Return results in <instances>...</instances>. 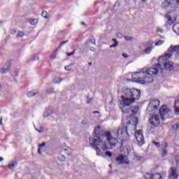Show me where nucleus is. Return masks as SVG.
Returning <instances> with one entry per match:
<instances>
[{"mask_svg": "<svg viewBox=\"0 0 179 179\" xmlns=\"http://www.w3.org/2000/svg\"><path fill=\"white\" fill-rule=\"evenodd\" d=\"M141 98V90L136 88H126L121 96L122 100L118 102L119 107L123 114H129V117L136 115L139 106H132L136 100Z\"/></svg>", "mask_w": 179, "mask_h": 179, "instance_id": "obj_1", "label": "nucleus"}, {"mask_svg": "<svg viewBox=\"0 0 179 179\" xmlns=\"http://www.w3.org/2000/svg\"><path fill=\"white\" fill-rule=\"evenodd\" d=\"M160 71L161 73L163 72V69H162V66L160 64H157L154 67H150L148 69L145 71H140L136 73L135 74L132 75V78H135L136 75H143L142 80H136V83H140L141 85H148V83H153V75H157L159 71Z\"/></svg>", "mask_w": 179, "mask_h": 179, "instance_id": "obj_2", "label": "nucleus"}, {"mask_svg": "<svg viewBox=\"0 0 179 179\" xmlns=\"http://www.w3.org/2000/svg\"><path fill=\"white\" fill-rule=\"evenodd\" d=\"M100 126H97L94 128V135L93 137H90V145L94 149L96 152V155L100 156V148L99 146H101V138H100Z\"/></svg>", "mask_w": 179, "mask_h": 179, "instance_id": "obj_3", "label": "nucleus"}, {"mask_svg": "<svg viewBox=\"0 0 179 179\" xmlns=\"http://www.w3.org/2000/svg\"><path fill=\"white\" fill-rule=\"evenodd\" d=\"M159 107H160V101L159 99H152L147 108V114L153 115L159 110Z\"/></svg>", "mask_w": 179, "mask_h": 179, "instance_id": "obj_4", "label": "nucleus"}, {"mask_svg": "<svg viewBox=\"0 0 179 179\" xmlns=\"http://www.w3.org/2000/svg\"><path fill=\"white\" fill-rule=\"evenodd\" d=\"M105 137L109 145L105 144L106 149H113V148H115L117 143L118 142V138L113 137V135H111L110 131H106L105 133Z\"/></svg>", "mask_w": 179, "mask_h": 179, "instance_id": "obj_5", "label": "nucleus"}, {"mask_svg": "<svg viewBox=\"0 0 179 179\" xmlns=\"http://www.w3.org/2000/svg\"><path fill=\"white\" fill-rule=\"evenodd\" d=\"M115 135L120 141H124L127 136H129L128 134V127L127 126H122L115 131Z\"/></svg>", "mask_w": 179, "mask_h": 179, "instance_id": "obj_6", "label": "nucleus"}, {"mask_svg": "<svg viewBox=\"0 0 179 179\" xmlns=\"http://www.w3.org/2000/svg\"><path fill=\"white\" fill-rule=\"evenodd\" d=\"M177 10H171L167 14L165 15V17H166L169 24L171 25L177 20Z\"/></svg>", "mask_w": 179, "mask_h": 179, "instance_id": "obj_7", "label": "nucleus"}, {"mask_svg": "<svg viewBox=\"0 0 179 179\" xmlns=\"http://www.w3.org/2000/svg\"><path fill=\"white\" fill-rule=\"evenodd\" d=\"M135 136L138 146H143L145 145V138H143V134L142 130L136 131Z\"/></svg>", "mask_w": 179, "mask_h": 179, "instance_id": "obj_8", "label": "nucleus"}, {"mask_svg": "<svg viewBox=\"0 0 179 179\" xmlns=\"http://www.w3.org/2000/svg\"><path fill=\"white\" fill-rule=\"evenodd\" d=\"M178 168L176 166L171 167L170 171H169V179H178Z\"/></svg>", "mask_w": 179, "mask_h": 179, "instance_id": "obj_9", "label": "nucleus"}, {"mask_svg": "<svg viewBox=\"0 0 179 179\" xmlns=\"http://www.w3.org/2000/svg\"><path fill=\"white\" fill-rule=\"evenodd\" d=\"M149 121L152 127H159L160 125V116L159 115H152Z\"/></svg>", "mask_w": 179, "mask_h": 179, "instance_id": "obj_10", "label": "nucleus"}, {"mask_svg": "<svg viewBox=\"0 0 179 179\" xmlns=\"http://www.w3.org/2000/svg\"><path fill=\"white\" fill-rule=\"evenodd\" d=\"M169 111H170V110L165 106H162L159 108V114L161 116V120H162V121H166V115L169 114Z\"/></svg>", "mask_w": 179, "mask_h": 179, "instance_id": "obj_11", "label": "nucleus"}, {"mask_svg": "<svg viewBox=\"0 0 179 179\" xmlns=\"http://www.w3.org/2000/svg\"><path fill=\"white\" fill-rule=\"evenodd\" d=\"M176 5H178L177 3H175L174 0H165L162 3V9H167L169 6H171V8H173L176 6Z\"/></svg>", "mask_w": 179, "mask_h": 179, "instance_id": "obj_12", "label": "nucleus"}, {"mask_svg": "<svg viewBox=\"0 0 179 179\" xmlns=\"http://www.w3.org/2000/svg\"><path fill=\"white\" fill-rule=\"evenodd\" d=\"M11 67L12 64L10 62H7L4 66L0 69V73H1V75H6V73H8L9 71H10Z\"/></svg>", "mask_w": 179, "mask_h": 179, "instance_id": "obj_13", "label": "nucleus"}, {"mask_svg": "<svg viewBox=\"0 0 179 179\" xmlns=\"http://www.w3.org/2000/svg\"><path fill=\"white\" fill-rule=\"evenodd\" d=\"M125 159H127V156L120 155L115 158V160L117 164H124V160H125Z\"/></svg>", "mask_w": 179, "mask_h": 179, "instance_id": "obj_14", "label": "nucleus"}, {"mask_svg": "<svg viewBox=\"0 0 179 179\" xmlns=\"http://www.w3.org/2000/svg\"><path fill=\"white\" fill-rule=\"evenodd\" d=\"M164 68L166 69V71H172L173 69V63L170 62H166L164 64Z\"/></svg>", "mask_w": 179, "mask_h": 179, "instance_id": "obj_15", "label": "nucleus"}, {"mask_svg": "<svg viewBox=\"0 0 179 179\" xmlns=\"http://www.w3.org/2000/svg\"><path fill=\"white\" fill-rule=\"evenodd\" d=\"M168 51L169 52H176V51H177V54H178V55H179V45H176V46L171 45L169 48Z\"/></svg>", "mask_w": 179, "mask_h": 179, "instance_id": "obj_16", "label": "nucleus"}, {"mask_svg": "<svg viewBox=\"0 0 179 179\" xmlns=\"http://www.w3.org/2000/svg\"><path fill=\"white\" fill-rule=\"evenodd\" d=\"M174 108H175V114L176 115H178V114H179V101H175Z\"/></svg>", "mask_w": 179, "mask_h": 179, "instance_id": "obj_17", "label": "nucleus"}, {"mask_svg": "<svg viewBox=\"0 0 179 179\" xmlns=\"http://www.w3.org/2000/svg\"><path fill=\"white\" fill-rule=\"evenodd\" d=\"M36 94H38V92L30 91L27 94L28 97H34Z\"/></svg>", "mask_w": 179, "mask_h": 179, "instance_id": "obj_18", "label": "nucleus"}, {"mask_svg": "<svg viewBox=\"0 0 179 179\" xmlns=\"http://www.w3.org/2000/svg\"><path fill=\"white\" fill-rule=\"evenodd\" d=\"M52 114V109H48L43 113V117H50Z\"/></svg>", "mask_w": 179, "mask_h": 179, "instance_id": "obj_19", "label": "nucleus"}, {"mask_svg": "<svg viewBox=\"0 0 179 179\" xmlns=\"http://www.w3.org/2000/svg\"><path fill=\"white\" fill-rule=\"evenodd\" d=\"M15 166H17V162H16V161H13L12 163L8 164V169H15Z\"/></svg>", "mask_w": 179, "mask_h": 179, "instance_id": "obj_20", "label": "nucleus"}, {"mask_svg": "<svg viewBox=\"0 0 179 179\" xmlns=\"http://www.w3.org/2000/svg\"><path fill=\"white\" fill-rule=\"evenodd\" d=\"M44 146H45V142H43L41 144H39L38 149V153L39 155H41V148H44Z\"/></svg>", "mask_w": 179, "mask_h": 179, "instance_id": "obj_21", "label": "nucleus"}, {"mask_svg": "<svg viewBox=\"0 0 179 179\" xmlns=\"http://www.w3.org/2000/svg\"><path fill=\"white\" fill-rule=\"evenodd\" d=\"M19 76V69L17 68H14V72L13 73V76H14V78H16Z\"/></svg>", "mask_w": 179, "mask_h": 179, "instance_id": "obj_22", "label": "nucleus"}, {"mask_svg": "<svg viewBox=\"0 0 179 179\" xmlns=\"http://www.w3.org/2000/svg\"><path fill=\"white\" fill-rule=\"evenodd\" d=\"M153 179H163V178L162 177V174L156 173L153 175Z\"/></svg>", "mask_w": 179, "mask_h": 179, "instance_id": "obj_23", "label": "nucleus"}, {"mask_svg": "<svg viewBox=\"0 0 179 179\" xmlns=\"http://www.w3.org/2000/svg\"><path fill=\"white\" fill-rule=\"evenodd\" d=\"M46 93L47 94H52V93H55V92L54 91V87H50L48 89Z\"/></svg>", "mask_w": 179, "mask_h": 179, "instance_id": "obj_24", "label": "nucleus"}, {"mask_svg": "<svg viewBox=\"0 0 179 179\" xmlns=\"http://www.w3.org/2000/svg\"><path fill=\"white\" fill-rule=\"evenodd\" d=\"M48 13H47V11L45 10H43L42 13H41V16H43V17H44V19H48Z\"/></svg>", "mask_w": 179, "mask_h": 179, "instance_id": "obj_25", "label": "nucleus"}, {"mask_svg": "<svg viewBox=\"0 0 179 179\" xmlns=\"http://www.w3.org/2000/svg\"><path fill=\"white\" fill-rule=\"evenodd\" d=\"M124 38L126 41H132V40H134V37L129 36H124Z\"/></svg>", "mask_w": 179, "mask_h": 179, "instance_id": "obj_26", "label": "nucleus"}, {"mask_svg": "<svg viewBox=\"0 0 179 179\" xmlns=\"http://www.w3.org/2000/svg\"><path fill=\"white\" fill-rule=\"evenodd\" d=\"M89 41H90V43H91V44L96 45V39L94 38V37H93V36L90 37Z\"/></svg>", "mask_w": 179, "mask_h": 179, "instance_id": "obj_27", "label": "nucleus"}, {"mask_svg": "<svg viewBox=\"0 0 179 179\" xmlns=\"http://www.w3.org/2000/svg\"><path fill=\"white\" fill-rule=\"evenodd\" d=\"M172 129H173V131H178V129H179V123H177V124L173 125Z\"/></svg>", "mask_w": 179, "mask_h": 179, "instance_id": "obj_28", "label": "nucleus"}, {"mask_svg": "<svg viewBox=\"0 0 179 179\" xmlns=\"http://www.w3.org/2000/svg\"><path fill=\"white\" fill-rule=\"evenodd\" d=\"M38 22V20L37 19H32L30 20V24H32V26H34Z\"/></svg>", "mask_w": 179, "mask_h": 179, "instance_id": "obj_29", "label": "nucleus"}, {"mask_svg": "<svg viewBox=\"0 0 179 179\" xmlns=\"http://www.w3.org/2000/svg\"><path fill=\"white\" fill-rule=\"evenodd\" d=\"M167 156V149L162 148V157H166Z\"/></svg>", "mask_w": 179, "mask_h": 179, "instance_id": "obj_30", "label": "nucleus"}, {"mask_svg": "<svg viewBox=\"0 0 179 179\" xmlns=\"http://www.w3.org/2000/svg\"><path fill=\"white\" fill-rule=\"evenodd\" d=\"M145 179H153V174L147 173L145 176Z\"/></svg>", "mask_w": 179, "mask_h": 179, "instance_id": "obj_31", "label": "nucleus"}, {"mask_svg": "<svg viewBox=\"0 0 179 179\" xmlns=\"http://www.w3.org/2000/svg\"><path fill=\"white\" fill-rule=\"evenodd\" d=\"M152 50H153V48L149 47L147 49H145V52L146 54H150V52H152Z\"/></svg>", "mask_w": 179, "mask_h": 179, "instance_id": "obj_32", "label": "nucleus"}, {"mask_svg": "<svg viewBox=\"0 0 179 179\" xmlns=\"http://www.w3.org/2000/svg\"><path fill=\"white\" fill-rule=\"evenodd\" d=\"M162 58H164V59H169V58H171V55H170L169 53L166 55V57H160L159 59H162Z\"/></svg>", "mask_w": 179, "mask_h": 179, "instance_id": "obj_33", "label": "nucleus"}, {"mask_svg": "<svg viewBox=\"0 0 179 179\" xmlns=\"http://www.w3.org/2000/svg\"><path fill=\"white\" fill-rule=\"evenodd\" d=\"M17 36H18V37H24V36H26V34H24V32L23 31H19Z\"/></svg>", "mask_w": 179, "mask_h": 179, "instance_id": "obj_34", "label": "nucleus"}, {"mask_svg": "<svg viewBox=\"0 0 179 179\" xmlns=\"http://www.w3.org/2000/svg\"><path fill=\"white\" fill-rule=\"evenodd\" d=\"M164 43V41H163V40H159V41L155 43V45H156V46L162 45V44H163Z\"/></svg>", "mask_w": 179, "mask_h": 179, "instance_id": "obj_35", "label": "nucleus"}, {"mask_svg": "<svg viewBox=\"0 0 179 179\" xmlns=\"http://www.w3.org/2000/svg\"><path fill=\"white\" fill-rule=\"evenodd\" d=\"M39 59H40V57H38V56H37V55L34 56L31 59V61H38Z\"/></svg>", "mask_w": 179, "mask_h": 179, "instance_id": "obj_36", "label": "nucleus"}, {"mask_svg": "<svg viewBox=\"0 0 179 179\" xmlns=\"http://www.w3.org/2000/svg\"><path fill=\"white\" fill-rule=\"evenodd\" d=\"M105 155H106V156H108V157H111V156H113V153H112L111 152H110V151H106V152H105Z\"/></svg>", "mask_w": 179, "mask_h": 179, "instance_id": "obj_37", "label": "nucleus"}, {"mask_svg": "<svg viewBox=\"0 0 179 179\" xmlns=\"http://www.w3.org/2000/svg\"><path fill=\"white\" fill-rule=\"evenodd\" d=\"M135 159H136V160H138V162H141V160H142V159H143V157L136 155V156H135Z\"/></svg>", "mask_w": 179, "mask_h": 179, "instance_id": "obj_38", "label": "nucleus"}, {"mask_svg": "<svg viewBox=\"0 0 179 179\" xmlns=\"http://www.w3.org/2000/svg\"><path fill=\"white\" fill-rule=\"evenodd\" d=\"M57 58V53H53L50 56V59H55Z\"/></svg>", "mask_w": 179, "mask_h": 179, "instance_id": "obj_39", "label": "nucleus"}, {"mask_svg": "<svg viewBox=\"0 0 179 179\" xmlns=\"http://www.w3.org/2000/svg\"><path fill=\"white\" fill-rule=\"evenodd\" d=\"M152 143L154 145H155V146H157V148H160V143L156 142V141H153Z\"/></svg>", "mask_w": 179, "mask_h": 179, "instance_id": "obj_40", "label": "nucleus"}, {"mask_svg": "<svg viewBox=\"0 0 179 179\" xmlns=\"http://www.w3.org/2000/svg\"><path fill=\"white\" fill-rule=\"evenodd\" d=\"M35 129H36V131L39 132V134H41V133L44 132V129H43V128H41L40 129H38L37 128L35 127Z\"/></svg>", "mask_w": 179, "mask_h": 179, "instance_id": "obj_41", "label": "nucleus"}, {"mask_svg": "<svg viewBox=\"0 0 179 179\" xmlns=\"http://www.w3.org/2000/svg\"><path fill=\"white\" fill-rule=\"evenodd\" d=\"M67 43H69V41L66 40L65 41H62V43H60V45H62V47H64V45L66 44Z\"/></svg>", "mask_w": 179, "mask_h": 179, "instance_id": "obj_42", "label": "nucleus"}, {"mask_svg": "<svg viewBox=\"0 0 179 179\" xmlns=\"http://www.w3.org/2000/svg\"><path fill=\"white\" fill-rule=\"evenodd\" d=\"M112 41H113L114 44L118 46V41L115 38H112Z\"/></svg>", "mask_w": 179, "mask_h": 179, "instance_id": "obj_43", "label": "nucleus"}, {"mask_svg": "<svg viewBox=\"0 0 179 179\" xmlns=\"http://www.w3.org/2000/svg\"><path fill=\"white\" fill-rule=\"evenodd\" d=\"M69 66H66L65 67H64V69H65V70L66 71H68V72H71V69H69Z\"/></svg>", "mask_w": 179, "mask_h": 179, "instance_id": "obj_44", "label": "nucleus"}, {"mask_svg": "<svg viewBox=\"0 0 179 179\" xmlns=\"http://www.w3.org/2000/svg\"><path fill=\"white\" fill-rule=\"evenodd\" d=\"M17 32V31H16V29H11V31H10V33H11V34H13V35L16 34Z\"/></svg>", "mask_w": 179, "mask_h": 179, "instance_id": "obj_45", "label": "nucleus"}, {"mask_svg": "<svg viewBox=\"0 0 179 179\" xmlns=\"http://www.w3.org/2000/svg\"><path fill=\"white\" fill-rule=\"evenodd\" d=\"M62 48V45H61V44H59V45L55 50V52H57V51H59V50H61Z\"/></svg>", "mask_w": 179, "mask_h": 179, "instance_id": "obj_46", "label": "nucleus"}, {"mask_svg": "<svg viewBox=\"0 0 179 179\" xmlns=\"http://www.w3.org/2000/svg\"><path fill=\"white\" fill-rule=\"evenodd\" d=\"M90 51H93V52H96V48L94 47L90 48Z\"/></svg>", "mask_w": 179, "mask_h": 179, "instance_id": "obj_47", "label": "nucleus"}, {"mask_svg": "<svg viewBox=\"0 0 179 179\" xmlns=\"http://www.w3.org/2000/svg\"><path fill=\"white\" fill-rule=\"evenodd\" d=\"M66 55H67V57H72V55H73V52H70V53H69V52H66Z\"/></svg>", "mask_w": 179, "mask_h": 179, "instance_id": "obj_48", "label": "nucleus"}, {"mask_svg": "<svg viewBox=\"0 0 179 179\" xmlns=\"http://www.w3.org/2000/svg\"><path fill=\"white\" fill-rule=\"evenodd\" d=\"M175 167H176V169H179V162H178V159H176V166H175Z\"/></svg>", "mask_w": 179, "mask_h": 179, "instance_id": "obj_49", "label": "nucleus"}, {"mask_svg": "<svg viewBox=\"0 0 179 179\" xmlns=\"http://www.w3.org/2000/svg\"><path fill=\"white\" fill-rule=\"evenodd\" d=\"M157 31L158 32V33H163V29H160V28H158L157 29Z\"/></svg>", "mask_w": 179, "mask_h": 179, "instance_id": "obj_50", "label": "nucleus"}, {"mask_svg": "<svg viewBox=\"0 0 179 179\" xmlns=\"http://www.w3.org/2000/svg\"><path fill=\"white\" fill-rule=\"evenodd\" d=\"M62 78H59V81H55V83H57L58 85H59L61 83V82H62Z\"/></svg>", "mask_w": 179, "mask_h": 179, "instance_id": "obj_51", "label": "nucleus"}, {"mask_svg": "<svg viewBox=\"0 0 179 179\" xmlns=\"http://www.w3.org/2000/svg\"><path fill=\"white\" fill-rule=\"evenodd\" d=\"M169 148V144L167 143H165L164 147L162 149H167Z\"/></svg>", "mask_w": 179, "mask_h": 179, "instance_id": "obj_52", "label": "nucleus"}, {"mask_svg": "<svg viewBox=\"0 0 179 179\" xmlns=\"http://www.w3.org/2000/svg\"><path fill=\"white\" fill-rule=\"evenodd\" d=\"M115 47H117V45H115V43L113 45H111L110 46V48H115Z\"/></svg>", "mask_w": 179, "mask_h": 179, "instance_id": "obj_53", "label": "nucleus"}, {"mask_svg": "<svg viewBox=\"0 0 179 179\" xmlns=\"http://www.w3.org/2000/svg\"><path fill=\"white\" fill-rule=\"evenodd\" d=\"M122 57H123L124 58H128V55H127V54H125V53H123V54H122Z\"/></svg>", "mask_w": 179, "mask_h": 179, "instance_id": "obj_54", "label": "nucleus"}, {"mask_svg": "<svg viewBox=\"0 0 179 179\" xmlns=\"http://www.w3.org/2000/svg\"><path fill=\"white\" fill-rule=\"evenodd\" d=\"M123 164H129V161H125V159L123 161Z\"/></svg>", "mask_w": 179, "mask_h": 179, "instance_id": "obj_55", "label": "nucleus"}, {"mask_svg": "<svg viewBox=\"0 0 179 179\" xmlns=\"http://www.w3.org/2000/svg\"><path fill=\"white\" fill-rule=\"evenodd\" d=\"M117 37L119 38H122V34H117Z\"/></svg>", "mask_w": 179, "mask_h": 179, "instance_id": "obj_56", "label": "nucleus"}, {"mask_svg": "<svg viewBox=\"0 0 179 179\" xmlns=\"http://www.w3.org/2000/svg\"><path fill=\"white\" fill-rule=\"evenodd\" d=\"M69 149H66V148L64 149V152H66L68 155H69Z\"/></svg>", "mask_w": 179, "mask_h": 179, "instance_id": "obj_57", "label": "nucleus"}, {"mask_svg": "<svg viewBox=\"0 0 179 179\" xmlns=\"http://www.w3.org/2000/svg\"><path fill=\"white\" fill-rule=\"evenodd\" d=\"M91 102H92V99H90L87 101V104H90Z\"/></svg>", "mask_w": 179, "mask_h": 179, "instance_id": "obj_58", "label": "nucleus"}, {"mask_svg": "<svg viewBox=\"0 0 179 179\" xmlns=\"http://www.w3.org/2000/svg\"><path fill=\"white\" fill-rule=\"evenodd\" d=\"M175 3H177L178 5H179V0H173Z\"/></svg>", "mask_w": 179, "mask_h": 179, "instance_id": "obj_59", "label": "nucleus"}, {"mask_svg": "<svg viewBox=\"0 0 179 179\" xmlns=\"http://www.w3.org/2000/svg\"><path fill=\"white\" fill-rule=\"evenodd\" d=\"M62 159H62V162H64V161H65V157L62 156Z\"/></svg>", "mask_w": 179, "mask_h": 179, "instance_id": "obj_60", "label": "nucleus"}, {"mask_svg": "<svg viewBox=\"0 0 179 179\" xmlns=\"http://www.w3.org/2000/svg\"><path fill=\"white\" fill-rule=\"evenodd\" d=\"M0 125H2V117L0 119Z\"/></svg>", "mask_w": 179, "mask_h": 179, "instance_id": "obj_61", "label": "nucleus"}, {"mask_svg": "<svg viewBox=\"0 0 179 179\" xmlns=\"http://www.w3.org/2000/svg\"><path fill=\"white\" fill-rule=\"evenodd\" d=\"M99 111H94L93 112L94 114H99Z\"/></svg>", "mask_w": 179, "mask_h": 179, "instance_id": "obj_62", "label": "nucleus"}, {"mask_svg": "<svg viewBox=\"0 0 179 179\" xmlns=\"http://www.w3.org/2000/svg\"><path fill=\"white\" fill-rule=\"evenodd\" d=\"M3 157H0V162H3Z\"/></svg>", "mask_w": 179, "mask_h": 179, "instance_id": "obj_63", "label": "nucleus"}, {"mask_svg": "<svg viewBox=\"0 0 179 179\" xmlns=\"http://www.w3.org/2000/svg\"><path fill=\"white\" fill-rule=\"evenodd\" d=\"M81 24H83V26H85V25H86V23L82 22H81Z\"/></svg>", "mask_w": 179, "mask_h": 179, "instance_id": "obj_64", "label": "nucleus"}]
</instances>
